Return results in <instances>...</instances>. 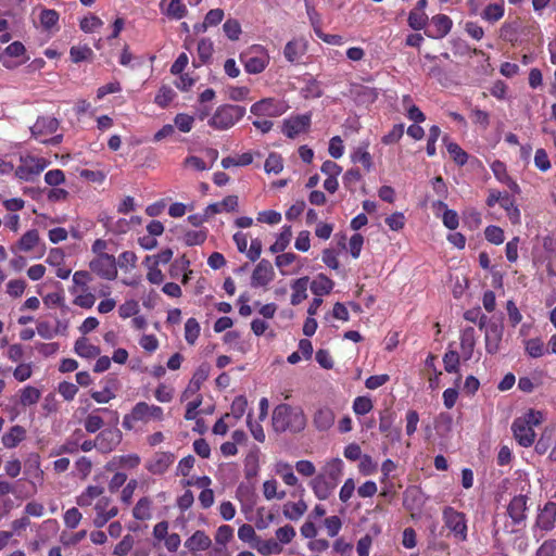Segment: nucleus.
Returning <instances> with one entry per match:
<instances>
[{"instance_id":"f257e3e1","label":"nucleus","mask_w":556,"mask_h":556,"mask_svg":"<svg viewBox=\"0 0 556 556\" xmlns=\"http://www.w3.org/2000/svg\"><path fill=\"white\" fill-rule=\"evenodd\" d=\"M542 421V413L534 409H529L525 415L516 418L511 425L516 441L523 447L531 446L535 440L533 427L539 426Z\"/></svg>"},{"instance_id":"f03ea898","label":"nucleus","mask_w":556,"mask_h":556,"mask_svg":"<svg viewBox=\"0 0 556 556\" xmlns=\"http://www.w3.org/2000/svg\"><path fill=\"white\" fill-rule=\"evenodd\" d=\"M305 426V418L301 410L293 409L287 404L278 405L273 412V427L276 432L287 430L299 431Z\"/></svg>"},{"instance_id":"7ed1b4c3","label":"nucleus","mask_w":556,"mask_h":556,"mask_svg":"<svg viewBox=\"0 0 556 556\" xmlns=\"http://www.w3.org/2000/svg\"><path fill=\"white\" fill-rule=\"evenodd\" d=\"M164 410L162 407L149 404L147 402H138L129 414L124 416L123 427L131 430L137 422L149 424L151 421H163Z\"/></svg>"},{"instance_id":"20e7f679","label":"nucleus","mask_w":556,"mask_h":556,"mask_svg":"<svg viewBox=\"0 0 556 556\" xmlns=\"http://www.w3.org/2000/svg\"><path fill=\"white\" fill-rule=\"evenodd\" d=\"M245 114V108L233 104H224L216 109L208 125L217 130H226L237 124Z\"/></svg>"},{"instance_id":"39448f33","label":"nucleus","mask_w":556,"mask_h":556,"mask_svg":"<svg viewBox=\"0 0 556 556\" xmlns=\"http://www.w3.org/2000/svg\"><path fill=\"white\" fill-rule=\"evenodd\" d=\"M442 519L444 526L450 530L451 534L458 541L464 542L467 540V518L462 511L456 510L451 506L444 507L442 511Z\"/></svg>"},{"instance_id":"423d86ee","label":"nucleus","mask_w":556,"mask_h":556,"mask_svg":"<svg viewBox=\"0 0 556 556\" xmlns=\"http://www.w3.org/2000/svg\"><path fill=\"white\" fill-rule=\"evenodd\" d=\"M93 511L94 517L92 519V525L97 529H101L110 520H112L118 515L119 509L117 505L114 504V501L111 497L104 496L102 494L101 497L98 501H96L93 505Z\"/></svg>"},{"instance_id":"0eeeda50","label":"nucleus","mask_w":556,"mask_h":556,"mask_svg":"<svg viewBox=\"0 0 556 556\" xmlns=\"http://www.w3.org/2000/svg\"><path fill=\"white\" fill-rule=\"evenodd\" d=\"M90 270L105 280H114L117 277V264L114 255L94 256L89 262Z\"/></svg>"},{"instance_id":"6e6552de","label":"nucleus","mask_w":556,"mask_h":556,"mask_svg":"<svg viewBox=\"0 0 556 556\" xmlns=\"http://www.w3.org/2000/svg\"><path fill=\"white\" fill-rule=\"evenodd\" d=\"M240 60L249 74L262 73L268 64V55L260 46H254L248 52L241 54Z\"/></svg>"},{"instance_id":"1a4fd4ad","label":"nucleus","mask_w":556,"mask_h":556,"mask_svg":"<svg viewBox=\"0 0 556 556\" xmlns=\"http://www.w3.org/2000/svg\"><path fill=\"white\" fill-rule=\"evenodd\" d=\"M288 110L285 101L274 98H265L251 106V113L256 116L278 117Z\"/></svg>"},{"instance_id":"9d476101","label":"nucleus","mask_w":556,"mask_h":556,"mask_svg":"<svg viewBox=\"0 0 556 556\" xmlns=\"http://www.w3.org/2000/svg\"><path fill=\"white\" fill-rule=\"evenodd\" d=\"M47 166V162L39 157H22L21 165L16 168V176L20 179L29 181L39 175Z\"/></svg>"},{"instance_id":"9b49d317","label":"nucleus","mask_w":556,"mask_h":556,"mask_svg":"<svg viewBox=\"0 0 556 556\" xmlns=\"http://www.w3.org/2000/svg\"><path fill=\"white\" fill-rule=\"evenodd\" d=\"M275 278V270L271 263L268 260H261L255 266L251 276V287L260 288L266 287Z\"/></svg>"},{"instance_id":"f8f14e48","label":"nucleus","mask_w":556,"mask_h":556,"mask_svg":"<svg viewBox=\"0 0 556 556\" xmlns=\"http://www.w3.org/2000/svg\"><path fill=\"white\" fill-rule=\"evenodd\" d=\"M59 128V121L52 116L38 117L36 123L30 127L31 136L41 141L47 142L46 136L54 134Z\"/></svg>"},{"instance_id":"ddd939ff","label":"nucleus","mask_w":556,"mask_h":556,"mask_svg":"<svg viewBox=\"0 0 556 556\" xmlns=\"http://www.w3.org/2000/svg\"><path fill=\"white\" fill-rule=\"evenodd\" d=\"M504 326L498 321H490L485 329V351L489 354H495L500 351L503 338Z\"/></svg>"},{"instance_id":"4468645a","label":"nucleus","mask_w":556,"mask_h":556,"mask_svg":"<svg viewBox=\"0 0 556 556\" xmlns=\"http://www.w3.org/2000/svg\"><path fill=\"white\" fill-rule=\"evenodd\" d=\"M175 460L170 452L159 451L147 462L146 468L153 475H163L168 470Z\"/></svg>"},{"instance_id":"2eb2a0df","label":"nucleus","mask_w":556,"mask_h":556,"mask_svg":"<svg viewBox=\"0 0 556 556\" xmlns=\"http://www.w3.org/2000/svg\"><path fill=\"white\" fill-rule=\"evenodd\" d=\"M98 450L101 453H110L122 441V432L117 428L105 429L97 435Z\"/></svg>"},{"instance_id":"dca6fc26","label":"nucleus","mask_w":556,"mask_h":556,"mask_svg":"<svg viewBox=\"0 0 556 556\" xmlns=\"http://www.w3.org/2000/svg\"><path fill=\"white\" fill-rule=\"evenodd\" d=\"M311 124L308 115H299L283 122L282 132L288 138H295L298 135L306 131Z\"/></svg>"},{"instance_id":"f3484780","label":"nucleus","mask_w":556,"mask_h":556,"mask_svg":"<svg viewBox=\"0 0 556 556\" xmlns=\"http://www.w3.org/2000/svg\"><path fill=\"white\" fill-rule=\"evenodd\" d=\"M527 501L528 497L521 494L511 498L507 507V514L511 518L514 525H521L525 522L527 518Z\"/></svg>"},{"instance_id":"a211bd4d","label":"nucleus","mask_w":556,"mask_h":556,"mask_svg":"<svg viewBox=\"0 0 556 556\" xmlns=\"http://www.w3.org/2000/svg\"><path fill=\"white\" fill-rule=\"evenodd\" d=\"M309 486L312 488L314 495L318 500L325 501L332 495L333 491L337 488V484L333 483V481H330L321 477L320 475H317L309 481Z\"/></svg>"},{"instance_id":"6ab92c4d","label":"nucleus","mask_w":556,"mask_h":556,"mask_svg":"<svg viewBox=\"0 0 556 556\" xmlns=\"http://www.w3.org/2000/svg\"><path fill=\"white\" fill-rule=\"evenodd\" d=\"M239 206V199L237 195H228L223 199L220 202L212 203L206 206L204 211V216L210 217L215 214L220 213H231L237 212Z\"/></svg>"},{"instance_id":"aec40b11","label":"nucleus","mask_w":556,"mask_h":556,"mask_svg":"<svg viewBox=\"0 0 556 556\" xmlns=\"http://www.w3.org/2000/svg\"><path fill=\"white\" fill-rule=\"evenodd\" d=\"M431 23L433 29H429L426 31V35L430 38L441 39L445 37L452 29L453 22L452 20L444 14L434 15L431 18Z\"/></svg>"},{"instance_id":"412c9836","label":"nucleus","mask_w":556,"mask_h":556,"mask_svg":"<svg viewBox=\"0 0 556 556\" xmlns=\"http://www.w3.org/2000/svg\"><path fill=\"white\" fill-rule=\"evenodd\" d=\"M344 463L341 458L336 457L325 462L321 471L318 473L321 477L333 481L338 485L343 475Z\"/></svg>"},{"instance_id":"4be33fe9","label":"nucleus","mask_w":556,"mask_h":556,"mask_svg":"<svg viewBox=\"0 0 556 556\" xmlns=\"http://www.w3.org/2000/svg\"><path fill=\"white\" fill-rule=\"evenodd\" d=\"M556 521V503L547 502L536 518V526L544 530L549 531L554 528Z\"/></svg>"},{"instance_id":"5701e85b","label":"nucleus","mask_w":556,"mask_h":556,"mask_svg":"<svg viewBox=\"0 0 556 556\" xmlns=\"http://www.w3.org/2000/svg\"><path fill=\"white\" fill-rule=\"evenodd\" d=\"M184 545L189 552L197 553L208 549L212 545V540L203 530H197L185 541Z\"/></svg>"},{"instance_id":"b1692460","label":"nucleus","mask_w":556,"mask_h":556,"mask_svg":"<svg viewBox=\"0 0 556 556\" xmlns=\"http://www.w3.org/2000/svg\"><path fill=\"white\" fill-rule=\"evenodd\" d=\"M475 345V329L472 327H467L460 333V357L463 361L466 362L472 357Z\"/></svg>"},{"instance_id":"393cba45","label":"nucleus","mask_w":556,"mask_h":556,"mask_svg":"<svg viewBox=\"0 0 556 556\" xmlns=\"http://www.w3.org/2000/svg\"><path fill=\"white\" fill-rule=\"evenodd\" d=\"M104 493V488L101 485H88L85 490L76 496V504L81 507H89L94 501H98L101 495Z\"/></svg>"},{"instance_id":"a878e982","label":"nucleus","mask_w":556,"mask_h":556,"mask_svg":"<svg viewBox=\"0 0 556 556\" xmlns=\"http://www.w3.org/2000/svg\"><path fill=\"white\" fill-rule=\"evenodd\" d=\"M27 431L23 426H12L1 438L5 448H14L26 439Z\"/></svg>"},{"instance_id":"bb28decb","label":"nucleus","mask_w":556,"mask_h":556,"mask_svg":"<svg viewBox=\"0 0 556 556\" xmlns=\"http://www.w3.org/2000/svg\"><path fill=\"white\" fill-rule=\"evenodd\" d=\"M141 458L137 454L114 456L105 466L106 470L117 468L134 469L140 465Z\"/></svg>"},{"instance_id":"cd10ccee","label":"nucleus","mask_w":556,"mask_h":556,"mask_svg":"<svg viewBox=\"0 0 556 556\" xmlns=\"http://www.w3.org/2000/svg\"><path fill=\"white\" fill-rule=\"evenodd\" d=\"M350 94L356 102L362 104L372 103L378 97V93L374 88L363 85H352L350 88Z\"/></svg>"},{"instance_id":"c85d7f7f","label":"nucleus","mask_w":556,"mask_h":556,"mask_svg":"<svg viewBox=\"0 0 556 556\" xmlns=\"http://www.w3.org/2000/svg\"><path fill=\"white\" fill-rule=\"evenodd\" d=\"M39 243V233L36 229H31L26 231L21 239L17 241L15 247H12L11 250L15 252L16 250L22 252H30L33 251Z\"/></svg>"},{"instance_id":"c756f323","label":"nucleus","mask_w":556,"mask_h":556,"mask_svg":"<svg viewBox=\"0 0 556 556\" xmlns=\"http://www.w3.org/2000/svg\"><path fill=\"white\" fill-rule=\"evenodd\" d=\"M334 422V413L329 407H320L314 415V425L320 431L328 430Z\"/></svg>"},{"instance_id":"7c9ffc66","label":"nucleus","mask_w":556,"mask_h":556,"mask_svg":"<svg viewBox=\"0 0 556 556\" xmlns=\"http://www.w3.org/2000/svg\"><path fill=\"white\" fill-rule=\"evenodd\" d=\"M334 282L324 274H319L311 283V290L316 296L329 294L333 289Z\"/></svg>"},{"instance_id":"2f4dec72","label":"nucleus","mask_w":556,"mask_h":556,"mask_svg":"<svg viewBox=\"0 0 556 556\" xmlns=\"http://www.w3.org/2000/svg\"><path fill=\"white\" fill-rule=\"evenodd\" d=\"M307 510V505L303 500L295 503L288 502L282 507L283 516L289 520H299Z\"/></svg>"},{"instance_id":"473e14b6","label":"nucleus","mask_w":556,"mask_h":556,"mask_svg":"<svg viewBox=\"0 0 556 556\" xmlns=\"http://www.w3.org/2000/svg\"><path fill=\"white\" fill-rule=\"evenodd\" d=\"M307 286H308V277H302L293 281L291 288H292V295H291V304L298 305L303 300L307 298Z\"/></svg>"},{"instance_id":"72a5a7b5","label":"nucleus","mask_w":556,"mask_h":556,"mask_svg":"<svg viewBox=\"0 0 556 556\" xmlns=\"http://www.w3.org/2000/svg\"><path fill=\"white\" fill-rule=\"evenodd\" d=\"M75 352L84 358H94L100 355V349L88 342L86 338H79L75 342Z\"/></svg>"},{"instance_id":"f704fd0d","label":"nucleus","mask_w":556,"mask_h":556,"mask_svg":"<svg viewBox=\"0 0 556 556\" xmlns=\"http://www.w3.org/2000/svg\"><path fill=\"white\" fill-rule=\"evenodd\" d=\"M275 472L287 485L294 486L298 484V478L293 472V468L289 463L278 462L275 465Z\"/></svg>"},{"instance_id":"c9c22d12","label":"nucleus","mask_w":556,"mask_h":556,"mask_svg":"<svg viewBox=\"0 0 556 556\" xmlns=\"http://www.w3.org/2000/svg\"><path fill=\"white\" fill-rule=\"evenodd\" d=\"M135 519L144 521L152 517V501L149 497H141L132 509Z\"/></svg>"},{"instance_id":"e433bc0d","label":"nucleus","mask_w":556,"mask_h":556,"mask_svg":"<svg viewBox=\"0 0 556 556\" xmlns=\"http://www.w3.org/2000/svg\"><path fill=\"white\" fill-rule=\"evenodd\" d=\"M500 204L504 210L509 208L514 203L511 197H509L506 192H501L494 189L489 190V195L486 199V205L489 207H493L495 204Z\"/></svg>"},{"instance_id":"4c0bfd02","label":"nucleus","mask_w":556,"mask_h":556,"mask_svg":"<svg viewBox=\"0 0 556 556\" xmlns=\"http://www.w3.org/2000/svg\"><path fill=\"white\" fill-rule=\"evenodd\" d=\"M253 520L258 530H265L276 521V515L262 506L256 509Z\"/></svg>"},{"instance_id":"58836bf2","label":"nucleus","mask_w":556,"mask_h":556,"mask_svg":"<svg viewBox=\"0 0 556 556\" xmlns=\"http://www.w3.org/2000/svg\"><path fill=\"white\" fill-rule=\"evenodd\" d=\"M292 238L291 226H283L281 232L278 235L276 241L270 245L271 253L282 252L287 249Z\"/></svg>"},{"instance_id":"ea45409f","label":"nucleus","mask_w":556,"mask_h":556,"mask_svg":"<svg viewBox=\"0 0 556 556\" xmlns=\"http://www.w3.org/2000/svg\"><path fill=\"white\" fill-rule=\"evenodd\" d=\"M99 412H109L108 408H98L97 410L90 413L84 420V427L87 432L94 433L100 430L104 426V420L98 414Z\"/></svg>"},{"instance_id":"a19ab883","label":"nucleus","mask_w":556,"mask_h":556,"mask_svg":"<svg viewBox=\"0 0 556 556\" xmlns=\"http://www.w3.org/2000/svg\"><path fill=\"white\" fill-rule=\"evenodd\" d=\"M443 141L454 162L460 166L465 165L468 160V154L456 142L448 141L447 137H444Z\"/></svg>"},{"instance_id":"79ce46f5","label":"nucleus","mask_w":556,"mask_h":556,"mask_svg":"<svg viewBox=\"0 0 556 556\" xmlns=\"http://www.w3.org/2000/svg\"><path fill=\"white\" fill-rule=\"evenodd\" d=\"M236 497L241 503V511L248 515L254 505L253 493L249 488L240 485L237 489Z\"/></svg>"},{"instance_id":"37998d69","label":"nucleus","mask_w":556,"mask_h":556,"mask_svg":"<svg viewBox=\"0 0 556 556\" xmlns=\"http://www.w3.org/2000/svg\"><path fill=\"white\" fill-rule=\"evenodd\" d=\"M352 162L361 163L367 170H370L372 166L371 155L368 152V144L357 147L352 155Z\"/></svg>"},{"instance_id":"c03bdc74","label":"nucleus","mask_w":556,"mask_h":556,"mask_svg":"<svg viewBox=\"0 0 556 556\" xmlns=\"http://www.w3.org/2000/svg\"><path fill=\"white\" fill-rule=\"evenodd\" d=\"M304 51V46L301 42L292 40L286 45L283 54L289 62L294 63L301 59Z\"/></svg>"},{"instance_id":"a18cd8bd","label":"nucleus","mask_w":556,"mask_h":556,"mask_svg":"<svg viewBox=\"0 0 556 556\" xmlns=\"http://www.w3.org/2000/svg\"><path fill=\"white\" fill-rule=\"evenodd\" d=\"M525 350L533 358L542 357L547 352L543 341L539 338L526 340Z\"/></svg>"},{"instance_id":"49530a36","label":"nucleus","mask_w":556,"mask_h":556,"mask_svg":"<svg viewBox=\"0 0 556 556\" xmlns=\"http://www.w3.org/2000/svg\"><path fill=\"white\" fill-rule=\"evenodd\" d=\"M20 393H21L20 394V403L23 406H30V405L36 404L40 400V396H41L40 390L35 387H31V386H27V387L23 388L20 391Z\"/></svg>"},{"instance_id":"de8ad7c7","label":"nucleus","mask_w":556,"mask_h":556,"mask_svg":"<svg viewBox=\"0 0 556 556\" xmlns=\"http://www.w3.org/2000/svg\"><path fill=\"white\" fill-rule=\"evenodd\" d=\"M254 547L262 555L280 554L282 552V546L274 539L258 540Z\"/></svg>"},{"instance_id":"09e8293b","label":"nucleus","mask_w":556,"mask_h":556,"mask_svg":"<svg viewBox=\"0 0 556 556\" xmlns=\"http://www.w3.org/2000/svg\"><path fill=\"white\" fill-rule=\"evenodd\" d=\"M504 4L503 3H490L483 10L481 16L483 20L489 22H497L504 15Z\"/></svg>"},{"instance_id":"8fccbe9b","label":"nucleus","mask_w":556,"mask_h":556,"mask_svg":"<svg viewBox=\"0 0 556 556\" xmlns=\"http://www.w3.org/2000/svg\"><path fill=\"white\" fill-rule=\"evenodd\" d=\"M460 355L458 352L448 349L443 356L444 369L448 374H455L459 369Z\"/></svg>"},{"instance_id":"3c124183","label":"nucleus","mask_w":556,"mask_h":556,"mask_svg":"<svg viewBox=\"0 0 556 556\" xmlns=\"http://www.w3.org/2000/svg\"><path fill=\"white\" fill-rule=\"evenodd\" d=\"M429 17L425 12L412 10L408 14V25L414 30H421L428 24Z\"/></svg>"},{"instance_id":"603ef678","label":"nucleus","mask_w":556,"mask_h":556,"mask_svg":"<svg viewBox=\"0 0 556 556\" xmlns=\"http://www.w3.org/2000/svg\"><path fill=\"white\" fill-rule=\"evenodd\" d=\"M278 482L275 479L266 480L263 483V494L267 501L273 498L282 500L286 497V491H277Z\"/></svg>"},{"instance_id":"864d4df0","label":"nucleus","mask_w":556,"mask_h":556,"mask_svg":"<svg viewBox=\"0 0 556 556\" xmlns=\"http://www.w3.org/2000/svg\"><path fill=\"white\" fill-rule=\"evenodd\" d=\"M26 473L34 479L42 480L43 471L40 468V457L38 454H31L26 463Z\"/></svg>"},{"instance_id":"5fc2aeb1","label":"nucleus","mask_w":556,"mask_h":556,"mask_svg":"<svg viewBox=\"0 0 556 556\" xmlns=\"http://www.w3.org/2000/svg\"><path fill=\"white\" fill-rule=\"evenodd\" d=\"M83 519V514L76 507L68 508L63 515V521L66 528L76 529Z\"/></svg>"},{"instance_id":"6e6d98bb","label":"nucleus","mask_w":556,"mask_h":556,"mask_svg":"<svg viewBox=\"0 0 556 556\" xmlns=\"http://www.w3.org/2000/svg\"><path fill=\"white\" fill-rule=\"evenodd\" d=\"M200 336V325L195 318L187 319L185 324V339L189 344H193Z\"/></svg>"},{"instance_id":"4d7b16f0","label":"nucleus","mask_w":556,"mask_h":556,"mask_svg":"<svg viewBox=\"0 0 556 556\" xmlns=\"http://www.w3.org/2000/svg\"><path fill=\"white\" fill-rule=\"evenodd\" d=\"M276 541L282 546L292 542L295 538V529L291 525H286L276 530Z\"/></svg>"},{"instance_id":"13d9d810","label":"nucleus","mask_w":556,"mask_h":556,"mask_svg":"<svg viewBox=\"0 0 556 556\" xmlns=\"http://www.w3.org/2000/svg\"><path fill=\"white\" fill-rule=\"evenodd\" d=\"M40 23L47 30L52 29L59 22V13L52 9H45L40 13Z\"/></svg>"},{"instance_id":"bf43d9fd","label":"nucleus","mask_w":556,"mask_h":556,"mask_svg":"<svg viewBox=\"0 0 556 556\" xmlns=\"http://www.w3.org/2000/svg\"><path fill=\"white\" fill-rule=\"evenodd\" d=\"M264 168L268 174H279L283 168L281 156L277 153H270L265 161Z\"/></svg>"},{"instance_id":"052dcab7","label":"nucleus","mask_w":556,"mask_h":556,"mask_svg":"<svg viewBox=\"0 0 556 556\" xmlns=\"http://www.w3.org/2000/svg\"><path fill=\"white\" fill-rule=\"evenodd\" d=\"M302 94L306 99H308V98L315 99V98L321 97L323 90H321L319 83L316 79L311 77L306 80L305 87L302 88Z\"/></svg>"},{"instance_id":"680f3d73","label":"nucleus","mask_w":556,"mask_h":556,"mask_svg":"<svg viewBox=\"0 0 556 556\" xmlns=\"http://www.w3.org/2000/svg\"><path fill=\"white\" fill-rule=\"evenodd\" d=\"M138 257L135 252L132 251H125L119 254L118 258L116 260L117 266H119L122 269H132L137 266Z\"/></svg>"},{"instance_id":"e2e57ef3","label":"nucleus","mask_w":556,"mask_h":556,"mask_svg":"<svg viewBox=\"0 0 556 556\" xmlns=\"http://www.w3.org/2000/svg\"><path fill=\"white\" fill-rule=\"evenodd\" d=\"M233 538V529L228 525L219 526L215 533V542L218 545L226 546Z\"/></svg>"},{"instance_id":"0e129e2a","label":"nucleus","mask_w":556,"mask_h":556,"mask_svg":"<svg viewBox=\"0 0 556 556\" xmlns=\"http://www.w3.org/2000/svg\"><path fill=\"white\" fill-rule=\"evenodd\" d=\"M134 536L126 534L114 547L113 554L115 556H126L134 547Z\"/></svg>"},{"instance_id":"69168bd1","label":"nucleus","mask_w":556,"mask_h":556,"mask_svg":"<svg viewBox=\"0 0 556 556\" xmlns=\"http://www.w3.org/2000/svg\"><path fill=\"white\" fill-rule=\"evenodd\" d=\"M71 60L74 63L88 60L92 55V50L87 46H75L70 50Z\"/></svg>"},{"instance_id":"338daca9","label":"nucleus","mask_w":556,"mask_h":556,"mask_svg":"<svg viewBox=\"0 0 556 556\" xmlns=\"http://www.w3.org/2000/svg\"><path fill=\"white\" fill-rule=\"evenodd\" d=\"M372 407L374 404L367 396H357L353 402V410L356 415H366Z\"/></svg>"},{"instance_id":"774afa93","label":"nucleus","mask_w":556,"mask_h":556,"mask_svg":"<svg viewBox=\"0 0 556 556\" xmlns=\"http://www.w3.org/2000/svg\"><path fill=\"white\" fill-rule=\"evenodd\" d=\"M223 30L230 40H238L241 34V25L237 20L229 18L224 23Z\"/></svg>"}]
</instances>
